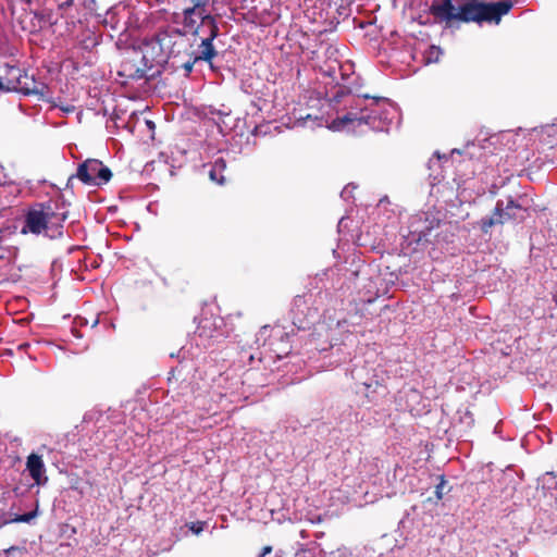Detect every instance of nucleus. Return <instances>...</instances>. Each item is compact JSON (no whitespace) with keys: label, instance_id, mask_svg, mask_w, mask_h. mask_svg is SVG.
I'll return each instance as SVG.
<instances>
[{"label":"nucleus","instance_id":"nucleus-1","mask_svg":"<svg viewBox=\"0 0 557 557\" xmlns=\"http://www.w3.org/2000/svg\"><path fill=\"white\" fill-rule=\"evenodd\" d=\"M396 107L386 99H369L368 96L351 97L349 109L332 120L327 128L333 132H356L362 126L375 132H388L397 117Z\"/></svg>","mask_w":557,"mask_h":557},{"label":"nucleus","instance_id":"nucleus-2","mask_svg":"<svg viewBox=\"0 0 557 557\" xmlns=\"http://www.w3.org/2000/svg\"><path fill=\"white\" fill-rule=\"evenodd\" d=\"M511 8V0L488 3L467 0L458 7H455L451 0H443L442 3H433L431 11L435 16L446 22H474L478 24L486 22L498 25L502 17L507 14Z\"/></svg>","mask_w":557,"mask_h":557},{"label":"nucleus","instance_id":"nucleus-3","mask_svg":"<svg viewBox=\"0 0 557 557\" xmlns=\"http://www.w3.org/2000/svg\"><path fill=\"white\" fill-rule=\"evenodd\" d=\"M66 218L67 210L60 201L49 200L36 205L27 212L22 233L44 235L51 239L61 237Z\"/></svg>","mask_w":557,"mask_h":557},{"label":"nucleus","instance_id":"nucleus-4","mask_svg":"<svg viewBox=\"0 0 557 557\" xmlns=\"http://www.w3.org/2000/svg\"><path fill=\"white\" fill-rule=\"evenodd\" d=\"M347 321L344 318L332 319L329 321L319 322L312 333L310 345L318 351H326L332 349V356L336 359L330 364L337 366L349 357V352L345 351V338H348Z\"/></svg>","mask_w":557,"mask_h":557},{"label":"nucleus","instance_id":"nucleus-5","mask_svg":"<svg viewBox=\"0 0 557 557\" xmlns=\"http://www.w3.org/2000/svg\"><path fill=\"white\" fill-rule=\"evenodd\" d=\"M532 203V198L527 194L497 200L493 213L481 219V231L486 234L495 225H502L509 221L522 222Z\"/></svg>","mask_w":557,"mask_h":557},{"label":"nucleus","instance_id":"nucleus-6","mask_svg":"<svg viewBox=\"0 0 557 557\" xmlns=\"http://www.w3.org/2000/svg\"><path fill=\"white\" fill-rule=\"evenodd\" d=\"M440 225V219L432 211L420 212L410 216L408 238L418 245L429 242L430 233Z\"/></svg>","mask_w":557,"mask_h":557},{"label":"nucleus","instance_id":"nucleus-7","mask_svg":"<svg viewBox=\"0 0 557 557\" xmlns=\"http://www.w3.org/2000/svg\"><path fill=\"white\" fill-rule=\"evenodd\" d=\"M200 33L206 34L207 36L201 39L199 45V52L195 54V61L211 62L212 59L216 55L213 40L219 35V27L216 25L215 18L212 15L202 16V23H200V27H197L193 32L194 35H198Z\"/></svg>","mask_w":557,"mask_h":557},{"label":"nucleus","instance_id":"nucleus-8","mask_svg":"<svg viewBox=\"0 0 557 557\" xmlns=\"http://www.w3.org/2000/svg\"><path fill=\"white\" fill-rule=\"evenodd\" d=\"M75 177L86 185L101 186L111 180L112 172L101 161L88 159L78 165Z\"/></svg>","mask_w":557,"mask_h":557},{"label":"nucleus","instance_id":"nucleus-9","mask_svg":"<svg viewBox=\"0 0 557 557\" xmlns=\"http://www.w3.org/2000/svg\"><path fill=\"white\" fill-rule=\"evenodd\" d=\"M5 89L8 91H18L26 96L35 95L40 99H45L49 95L48 86L44 82L36 79L34 75H28L26 72H24L21 79L17 81V84L7 86Z\"/></svg>","mask_w":557,"mask_h":557},{"label":"nucleus","instance_id":"nucleus-10","mask_svg":"<svg viewBox=\"0 0 557 557\" xmlns=\"http://www.w3.org/2000/svg\"><path fill=\"white\" fill-rule=\"evenodd\" d=\"M216 322H211L208 319H205L201 324L198 326L197 330V338L200 341V343H197V345H203V347L208 348L213 343L220 342V338L222 337V333L216 330Z\"/></svg>","mask_w":557,"mask_h":557},{"label":"nucleus","instance_id":"nucleus-11","mask_svg":"<svg viewBox=\"0 0 557 557\" xmlns=\"http://www.w3.org/2000/svg\"><path fill=\"white\" fill-rule=\"evenodd\" d=\"M26 470L36 485L41 486L48 482L46 467L41 456L34 453L30 454L26 460Z\"/></svg>","mask_w":557,"mask_h":557},{"label":"nucleus","instance_id":"nucleus-12","mask_svg":"<svg viewBox=\"0 0 557 557\" xmlns=\"http://www.w3.org/2000/svg\"><path fill=\"white\" fill-rule=\"evenodd\" d=\"M20 277V269L14 265L11 256H0V284L15 283Z\"/></svg>","mask_w":557,"mask_h":557},{"label":"nucleus","instance_id":"nucleus-13","mask_svg":"<svg viewBox=\"0 0 557 557\" xmlns=\"http://www.w3.org/2000/svg\"><path fill=\"white\" fill-rule=\"evenodd\" d=\"M540 143L547 148H554L557 145V124L545 125L539 132Z\"/></svg>","mask_w":557,"mask_h":557},{"label":"nucleus","instance_id":"nucleus-14","mask_svg":"<svg viewBox=\"0 0 557 557\" xmlns=\"http://www.w3.org/2000/svg\"><path fill=\"white\" fill-rule=\"evenodd\" d=\"M3 74H4V79H5L7 86H10V85L17 84V81L21 79L24 72L15 65L4 64Z\"/></svg>","mask_w":557,"mask_h":557},{"label":"nucleus","instance_id":"nucleus-15","mask_svg":"<svg viewBox=\"0 0 557 557\" xmlns=\"http://www.w3.org/2000/svg\"><path fill=\"white\" fill-rule=\"evenodd\" d=\"M225 161L222 158L216 159L209 171L210 180L222 185L224 183V176L222 175V172L225 170Z\"/></svg>","mask_w":557,"mask_h":557},{"label":"nucleus","instance_id":"nucleus-16","mask_svg":"<svg viewBox=\"0 0 557 557\" xmlns=\"http://www.w3.org/2000/svg\"><path fill=\"white\" fill-rule=\"evenodd\" d=\"M119 74L126 78L140 79L145 76V70L135 67L131 63H124Z\"/></svg>","mask_w":557,"mask_h":557},{"label":"nucleus","instance_id":"nucleus-17","mask_svg":"<svg viewBox=\"0 0 557 557\" xmlns=\"http://www.w3.org/2000/svg\"><path fill=\"white\" fill-rule=\"evenodd\" d=\"M441 54H442V50L440 47L430 46L429 49L425 51V54L423 55V58H424V61L426 64L436 63V62H438Z\"/></svg>","mask_w":557,"mask_h":557},{"label":"nucleus","instance_id":"nucleus-18","mask_svg":"<svg viewBox=\"0 0 557 557\" xmlns=\"http://www.w3.org/2000/svg\"><path fill=\"white\" fill-rule=\"evenodd\" d=\"M490 554L496 555L497 557H511L512 550L509 549L506 542H503L502 545H492L490 547Z\"/></svg>","mask_w":557,"mask_h":557},{"label":"nucleus","instance_id":"nucleus-19","mask_svg":"<svg viewBox=\"0 0 557 557\" xmlns=\"http://www.w3.org/2000/svg\"><path fill=\"white\" fill-rule=\"evenodd\" d=\"M186 527L191 533H194L195 535H199L207 527V522H205V521L188 522V523H186Z\"/></svg>","mask_w":557,"mask_h":557},{"label":"nucleus","instance_id":"nucleus-20","mask_svg":"<svg viewBox=\"0 0 557 557\" xmlns=\"http://www.w3.org/2000/svg\"><path fill=\"white\" fill-rule=\"evenodd\" d=\"M208 3H209V0H195L194 5L199 10L198 16L201 20H202V16L207 15V14H203V13H205V8L207 7Z\"/></svg>","mask_w":557,"mask_h":557},{"label":"nucleus","instance_id":"nucleus-21","mask_svg":"<svg viewBox=\"0 0 557 557\" xmlns=\"http://www.w3.org/2000/svg\"><path fill=\"white\" fill-rule=\"evenodd\" d=\"M183 23L185 27L194 30L197 27H200V25H197V21L194 18V16H183Z\"/></svg>","mask_w":557,"mask_h":557},{"label":"nucleus","instance_id":"nucleus-22","mask_svg":"<svg viewBox=\"0 0 557 557\" xmlns=\"http://www.w3.org/2000/svg\"><path fill=\"white\" fill-rule=\"evenodd\" d=\"M445 485H446V481L444 480L443 476H441V481H440V483L435 487V495H436L437 499H442L443 498Z\"/></svg>","mask_w":557,"mask_h":557},{"label":"nucleus","instance_id":"nucleus-23","mask_svg":"<svg viewBox=\"0 0 557 557\" xmlns=\"http://www.w3.org/2000/svg\"><path fill=\"white\" fill-rule=\"evenodd\" d=\"M36 516V512L33 511V512H27V513H24V515H21L18 516L15 521H18V522H29L34 517Z\"/></svg>","mask_w":557,"mask_h":557},{"label":"nucleus","instance_id":"nucleus-24","mask_svg":"<svg viewBox=\"0 0 557 557\" xmlns=\"http://www.w3.org/2000/svg\"><path fill=\"white\" fill-rule=\"evenodd\" d=\"M197 61H195V57L193 59H189L188 61L184 62L182 67L185 70L186 74H189L193 71L194 64Z\"/></svg>","mask_w":557,"mask_h":557},{"label":"nucleus","instance_id":"nucleus-25","mask_svg":"<svg viewBox=\"0 0 557 557\" xmlns=\"http://www.w3.org/2000/svg\"><path fill=\"white\" fill-rule=\"evenodd\" d=\"M271 331H272V330H271L269 326H267V325H265V326H263V327H261V329H260V331H259V333H258V335H257V342H259V341H260V338H263V339H264V338L269 335V333H270Z\"/></svg>","mask_w":557,"mask_h":557},{"label":"nucleus","instance_id":"nucleus-26","mask_svg":"<svg viewBox=\"0 0 557 557\" xmlns=\"http://www.w3.org/2000/svg\"><path fill=\"white\" fill-rule=\"evenodd\" d=\"M198 12H199V10H198L195 5H193V7H190V8H186V9H184V11H183V16H194V15H198Z\"/></svg>","mask_w":557,"mask_h":557},{"label":"nucleus","instance_id":"nucleus-27","mask_svg":"<svg viewBox=\"0 0 557 557\" xmlns=\"http://www.w3.org/2000/svg\"><path fill=\"white\" fill-rule=\"evenodd\" d=\"M305 299L302 297H297L294 301V306L299 310V308L305 304Z\"/></svg>","mask_w":557,"mask_h":557},{"label":"nucleus","instance_id":"nucleus-28","mask_svg":"<svg viewBox=\"0 0 557 557\" xmlns=\"http://www.w3.org/2000/svg\"><path fill=\"white\" fill-rule=\"evenodd\" d=\"M339 557H347L348 555H351L350 552L347 548H339L337 550Z\"/></svg>","mask_w":557,"mask_h":557},{"label":"nucleus","instance_id":"nucleus-29","mask_svg":"<svg viewBox=\"0 0 557 557\" xmlns=\"http://www.w3.org/2000/svg\"><path fill=\"white\" fill-rule=\"evenodd\" d=\"M272 552V547L271 546H264L261 550V553L259 554V557H264L265 555L270 554Z\"/></svg>","mask_w":557,"mask_h":557},{"label":"nucleus","instance_id":"nucleus-30","mask_svg":"<svg viewBox=\"0 0 557 557\" xmlns=\"http://www.w3.org/2000/svg\"><path fill=\"white\" fill-rule=\"evenodd\" d=\"M348 193H349V191H348V187H345V188L343 189V191H342V197H343V198H345V199H347V198H348Z\"/></svg>","mask_w":557,"mask_h":557},{"label":"nucleus","instance_id":"nucleus-31","mask_svg":"<svg viewBox=\"0 0 557 557\" xmlns=\"http://www.w3.org/2000/svg\"><path fill=\"white\" fill-rule=\"evenodd\" d=\"M5 87H7V83L4 84V83H3V79H2V78H0V90L8 91V90L5 89Z\"/></svg>","mask_w":557,"mask_h":557},{"label":"nucleus","instance_id":"nucleus-32","mask_svg":"<svg viewBox=\"0 0 557 557\" xmlns=\"http://www.w3.org/2000/svg\"><path fill=\"white\" fill-rule=\"evenodd\" d=\"M146 124H147V126H148L150 129H153V128H154V124H153V122H152V121L147 120V121H146Z\"/></svg>","mask_w":557,"mask_h":557},{"label":"nucleus","instance_id":"nucleus-33","mask_svg":"<svg viewBox=\"0 0 557 557\" xmlns=\"http://www.w3.org/2000/svg\"><path fill=\"white\" fill-rule=\"evenodd\" d=\"M310 318H311V320H312L311 322H313V321H314V318H315V314H314V313H310Z\"/></svg>","mask_w":557,"mask_h":557},{"label":"nucleus","instance_id":"nucleus-34","mask_svg":"<svg viewBox=\"0 0 557 557\" xmlns=\"http://www.w3.org/2000/svg\"><path fill=\"white\" fill-rule=\"evenodd\" d=\"M195 3V0H191Z\"/></svg>","mask_w":557,"mask_h":557}]
</instances>
